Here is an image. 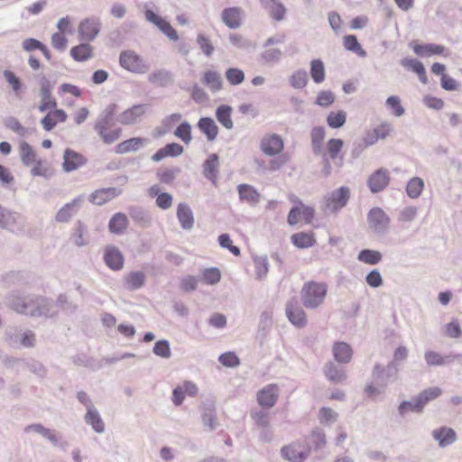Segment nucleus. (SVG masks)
I'll use <instances>...</instances> for the list:
<instances>
[{
	"label": "nucleus",
	"instance_id": "f257e3e1",
	"mask_svg": "<svg viewBox=\"0 0 462 462\" xmlns=\"http://www.w3.org/2000/svg\"><path fill=\"white\" fill-rule=\"evenodd\" d=\"M67 300L68 298L64 294L58 297L56 303L37 295L22 297L15 291L11 292L6 297V304L12 310L19 314L32 317H51L57 312V307H63Z\"/></svg>",
	"mask_w": 462,
	"mask_h": 462
},
{
	"label": "nucleus",
	"instance_id": "f03ea898",
	"mask_svg": "<svg viewBox=\"0 0 462 462\" xmlns=\"http://www.w3.org/2000/svg\"><path fill=\"white\" fill-rule=\"evenodd\" d=\"M399 372L400 366L393 363H388L386 366L376 363L372 370L373 382L365 388L367 396L374 398L383 394L389 384L397 381Z\"/></svg>",
	"mask_w": 462,
	"mask_h": 462
},
{
	"label": "nucleus",
	"instance_id": "7ed1b4c3",
	"mask_svg": "<svg viewBox=\"0 0 462 462\" xmlns=\"http://www.w3.org/2000/svg\"><path fill=\"white\" fill-rule=\"evenodd\" d=\"M116 104H109L98 115L94 125V130L97 133L104 143L111 144L118 140L121 136V128H115L108 131V128L114 125V116L116 111Z\"/></svg>",
	"mask_w": 462,
	"mask_h": 462
},
{
	"label": "nucleus",
	"instance_id": "20e7f679",
	"mask_svg": "<svg viewBox=\"0 0 462 462\" xmlns=\"http://www.w3.org/2000/svg\"><path fill=\"white\" fill-rule=\"evenodd\" d=\"M327 292L328 286L325 283L309 282L301 289V302L307 309H317L324 302Z\"/></svg>",
	"mask_w": 462,
	"mask_h": 462
},
{
	"label": "nucleus",
	"instance_id": "39448f33",
	"mask_svg": "<svg viewBox=\"0 0 462 462\" xmlns=\"http://www.w3.org/2000/svg\"><path fill=\"white\" fill-rule=\"evenodd\" d=\"M5 342L14 348H31L35 346L36 336L32 330L23 331L18 327H9L5 333Z\"/></svg>",
	"mask_w": 462,
	"mask_h": 462
},
{
	"label": "nucleus",
	"instance_id": "423d86ee",
	"mask_svg": "<svg viewBox=\"0 0 462 462\" xmlns=\"http://www.w3.org/2000/svg\"><path fill=\"white\" fill-rule=\"evenodd\" d=\"M350 199V189L342 186L328 193L324 198L325 212L328 214L337 213L346 207Z\"/></svg>",
	"mask_w": 462,
	"mask_h": 462
},
{
	"label": "nucleus",
	"instance_id": "0eeeda50",
	"mask_svg": "<svg viewBox=\"0 0 462 462\" xmlns=\"http://www.w3.org/2000/svg\"><path fill=\"white\" fill-rule=\"evenodd\" d=\"M367 224L374 235L383 236L389 231L390 217L381 208L374 207L367 214Z\"/></svg>",
	"mask_w": 462,
	"mask_h": 462
},
{
	"label": "nucleus",
	"instance_id": "6e6552de",
	"mask_svg": "<svg viewBox=\"0 0 462 462\" xmlns=\"http://www.w3.org/2000/svg\"><path fill=\"white\" fill-rule=\"evenodd\" d=\"M119 63L125 69L137 74H144L150 69L149 63L132 51H122L119 56Z\"/></svg>",
	"mask_w": 462,
	"mask_h": 462
},
{
	"label": "nucleus",
	"instance_id": "1a4fd4ad",
	"mask_svg": "<svg viewBox=\"0 0 462 462\" xmlns=\"http://www.w3.org/2000/svg\"><path fill=\"white\" fill-rule=\"evenodd\" d=\"M281 456L289 462H304L310 456V447L303 442L294 441L282 448Z\"/></svg>",
	"mask_w": 462,
	"mask_h": 462
},
{
	"label": "nucleus",
	"instance_id": "9d476101",
	"mask_svg": "<svg viewBox=\"0 0 462 462\" xmlns=\"http://www.w3.org/2000/svg\"><path fill=\"white\" fill-rule=\"evenodd\" d=\"M24 226V217L0 204V227L8 230H19Z\"/></svg>",
	"mask_w": 462,
	"mask_h": 462
},
{
	"label": "nucleus",
	"instance_id": "9b49d317",
	"mask_svg": "<svg viewBox=\"0 0 462 462\" xmlns=\"http://www.w3.org/2000/svg\"><path fill=\"white\" fill-rule=\"evenodd\" d=\"M144 15L148 22L154 24L170 40L176 42L179 39L176 30L171 25V23L156 14L152 10H145Z\"/></svg>",
	"mask_w": 462,
	"mask_h": 462
},
{
	"label": "nucleus",
	"instance_id": "f8f14e48",
	"mask_svg": "<svg viewBox=\"0 0 462 462\" xmlns=\"http://www.w3.org/2000/svg\"><path fill=\"white\" fill-rule=\"evenodd\" d=\"M390 172L385 168L374 171L367 180V186L374 194L383 191L390 182Z\"/></svg>",
	"mask_w": 462,
	"mask_h": 462
},
{
	"label": "nucleus",
	"instance_id": "ddd939ff",
	"mask_svg": "<svg viewBox=\"0 0 462 462\" xmlns=\"http://www.w3.org/2000/svg\"><path fill=\"white\" fill-rule=\"evenodd\" d=\"M40 87L41 104L39 106V110L41 112H45L49 109L56 108L57 101L51 96L52 85L45 76L41 78Z\"/></svg>",
	"mask_w": 462,
	"mask_h": 462
},
{
	"label": "nucleus",
	"instance_id": "4468645a",
	"mask_svg": "<svg viewBox=\"0 0 462 462\" xmlns=\"http://www.w3.org/2000/svg\"><path fill=\"white\" fill-rule=\"evenodd\" d=\"M149 108L147 104H138L125 110L117 116V121L125 125H134L141 121L143 116Z\"/></svg>",
	"mask_w": 462,
	"mask_h": 462
},
{
	"label": "nucleus",
	"instance_id": "2eb2a0df",
	"mask_svg": "<svg viewBox=\"0 0 462 462\" xmlns=\"http://www.w3.org/2000/svg\"><path fill=\"white\" fill-rule=\"evenodd\" d=\"M84 201V196L79 195L70 202L66 203L59 209L55 216V220L59 223H68L80 209Z\"/></svg>",
	"mask_w": 462,
	"mask_h": 462
},
{
	"label": "nucleus",
	"instance_id": "dca6fc26",
	"mask_svg": "<svg viewBox=\"0 0 462 462\" xmlns=\"http://www.w3.org/2000/svg\"><path fill=\"white\" fill-rule=\"evenodd\" d=\"M100 27L101 23L98 18H87L79 25V36L83 41L91 42L99 33Z\"/></svg>",
	"mask_w": 462,
	"mask_h": 462
},
{
	"label": "nucleus",
	"instance_id": "f3484780",
	"mask_svg": "<svg viewBox=\"0 0 462 462\" xmlns=\"http://www.w3.org/2000/svg\"><path fill=\"white\" fill-rule=\"evenodd\" d=\"M343 146L344 141L342 139L331 138L326 143V151L323 150V153L319 156L329 158L337 166L341 167L344 161V156L341 154Z\"/></svg>",
	"mask_w": 462,
	"mask_h": 462
},
{
	"label": "nucleus",
	"instance_id": "a211bd4d",
	"mask_svg": "<svg viewBox=\"0 0 462 462\" xmlns=\"http://www.w3.org/2000/svg\"><path fill=\"white\" fill-rule=\"evenodd\" d=\"M87 162V158L81 153L68 148L63 153L62 170L65 172H71L84 166Z\"/></svg>",
	"mask_w": 462,
	"mask_h": 462
},
{
	"label": "nucleus",
	"instance_id": "6ab92c4d",
	"mask_svg": "<svg viewBox=\"0 0 462 462\" xmlns=\"http://www.w3.org/2000/svg\"><path fill=\"white\" fill-rule=\"evenodd\" d=\"M285 313L287 319L293 326L301 328L307 325L305 311L297 304V301H288L286 303Z\"/></svg>",
	"mask_w": 462,
	"mask_h": 462
},
{
	"label": "nucleus",
	"instance_id": "aec40b11",
	"mask_svg": "<svg viewBox=\"0 0 462 462\" xmlns=\"http://www.w3.org/2000/svg\"><path fill=\"white\" fill-rule=\"evenodd\" d=\"M283 140L279 134H273L263 137L260 148L268 156H274L283 150Z\"/></svg>",
	"mask_w": 462,
	"mask_h": 462
},
{
	"label": "nucleus",
	"instance_id": "412c9836",
	"mask_svg": "<svg viewBox=\"0 0 462 462\" xmlns=\"http://www.w3.org/2000/svg\"><path fill=\"white\" fill-rule=\"evenodd\" d=\"M104 262L113 271H120L124 267L125 257L115 245H107L104 251Z\"/></svg>",
	"mask_w": 462,
	"mask_h": 462
},
{
	"label": "nucleus",
	"instance_id": "4be33fe9",
	"mask_svg": "<svg viewBox=\"0 0 462 462\" xmlns=\"http://www.w3.org/2000/svg\"><path fill=\"white\" fill-rule=\"evenodd\" d=\"M431 436L438 442L439 448H444L454 444L457 436L456 431L447 426H442L432 430Z\"/></svg>",
	"mask_w": 462,
	"mask_h": 462
},
{
	"label": "nucleus",
	"instance_id": "5701e85b",
	"mask_svg": "<svg viewBox=\"0 0 462 462\" xmlns=\"http://www.w3.org/2000/svg\"><path fill=\"white\" fill-rule=\"evenodd\" d=\"M279 390L276 384H268L257 393V402L263 408L273 407L278 400Z\"/></svg>",
	"mask_w": 462,
	"mask_h": 462
},
{
	"label": "nucleus",
	"instance_id": "b1692460",
	"mask_svg": "<svg viewBox=\"0 0 462 462\" xmlns=\"http://www.w3.org/2000/svg\"><path fill=\"white\" fill-rule=\"evenodd\" d=\"M121 194V189L116 187L103 188L95 190L89 196L92 204L101 206Z\"/></svg>",
	"mask_w": 462,
	"mask_h": 462
},
{
	"label": "nucleus",
	"instance_id": "393cba45",
	"mask_svg": "<svg viewBox=\"0 0 462 462\" xmlns=\"http://www.w3.org/2000/svg\"><path fill=\"white\" fill-rule=\"evenodd\" d=\"M413 51L420 57H430L433 55L448 57L450 55V51L446 47L435 43L416 44L413 47Z\"/></svg>",
	"mask_w": 462,
	"mask_h": 462
},
{
	"label": "nucleus",
	"instance_id": "a878e982",
	"mask_svg": "<svg viewBox=\"0 0 462 462\" xmlns=\"http://www.w3.org/2000/svg\"><path fill=\"white\" fill-rule=\"evenodd\" d=\"M237 192L239 199L243 202H246L252 207L256 206L261 200V194L250 184H239L237 186Z\"/></svg>",
	"mask_w": 462,
	"mask_h": 462
},
{
	"label": "nucleus",
	"instance_id": "bb28decb",
	"mask_svg": "<svg viewBox=\"0 0 462 462\" xmlns=\"http://www.w3.org/2000/svg\"><path fill=\"white\" fill-rule=\"evenodd\" d=\"M332 354L334 359L338 364L346 365L348 364L353 356V350L350 345L346 342L337 341L335 342L332 346Z\"/></svg>",
	"mask_w": 462,
	"mask_h": 462
},
{
	"label": "nucleus",
	"instance_id": "cd10ccee",
	"mask_svg": "<svg viewBox=\"0 0 462 462\" xmlns=\"http://www.w3.org/2000/svg\"><path fill=\"white\" fill-rule=\"evenodd\" d=\"M326 378L333 383H338L346 379L347 375L344 367H341L332 361L328 362L323 368Z\"/></svg>",
	"mask_w": 462,
	"mask_h": 462
},
{
	"label": "nucleus",
	"instance_id": "c85d7f7f",
	"mask_svg": "<svg viewBox=\"0 0 462 462\" xmlns=\"http://www.w3.org/2000/svg\"><path fill=\"white\" fill-rule=\"evenodd\" d=\"M148 143L147 139L143 137H133L118 143L115 152L117 154H124L131 152H136Z\"/></svg>",
	"mask_w": 462,
	"mask_h": 462
},
{
	"label": "nucleus",
	"instance_id": "c756f323",
	"mask_svg": "<svg viewBox=\"0 0 462 462\" xmlns=\"http://www.w3.org/2000/svg\"><path fill=\"white\" fill-rule=\"evenodd\" d=\"M242 10L239 7H227L222 11V22L230 29H237L241 26Z\"/></svg>",
	"mask_w": 462,
	"mask_h": 462
},
{
	"label": "nucleus",
	"instance_id": "7c9ffc66",
	"mask_svg": "<svg viewBox=\"0 0 462 462\" xmlns=\"http://www.w3.org/2000/svg\"><path fill=\"white\" fill-rule=\"evenodd\" d=\"M310 145L312 153L319 155L323 153V142L326 136L324 126H314L310 130Z\"/></svg>",
	"mask_w": 462,
	"mask_h": 462
},
{
	"label": "nucleus",
	"instance_id": "2f4dec72",
	"mask_svg": "<svg viewBox=\"0 0 462 462\" xmlns=\"http://www.w3.org/2000/svg\"><path fill=\"white\" fill-rule=\"evenodd\" d=\"M177 217L180 226L190 230L194 226V215L190 207L186 203H180L177 207Z\"/></svg>",
	"mask_w": 462,
	"mask_h": 462
},
{
	"label": "nucleus",
	"instance_id": "473e14b6",
	"mask_svg": "<svg viewBox=\"0 0 462 462\" xmlns=\"http://www.w3.org/2000/svg\"><path fill=\"white\" fill-rule=\"evenodd\" d=\"M201 420L208 430L213 431L218 426L215 405L212 402L205 403L202 409Z\"/></svg>",
	"mask_w": 462,
	"mask_h": 462
},
{
	"label": "nucleus",
	"instance_id": "72a5a7b5",
	"mask_svg": "<svg viewBox=\"0 0 462 462\" xmlns=\"http://www.w3.org/2000/svg\"><path fill=\"white\" fill-rule=\"evenodd\" d=\"M219 161L217 153H211L203 163V174L212 183H216L218 173Z\"/></svg>",
	"mask_w": 462,
	"mask_h": 462
},
{
	"label": "nucleus",
	"instance_id": "f704fd0d",
	"mask_svg": "<svg viewBox=\"0 0 462 462\" xmlns=\"http://www.w3.org/2000/svg\"><path fill=\"white\" fill-rule=\"evenodd\" d=\"M183 152V147L177 143H167L164 147L159 149L152 156L153 162H160L166 157H177Z\"/></svg>",
	"mask_w": 462,
	"mask_h": 462
},
{
	"label": "nucleus",
	"instance_id": "c9c22d12",
	"mask_svg": "<svg viewBox=\"0 0 462 462\" xmlns=\"http://www.w3.org/2000/svg\"><path fill=\"white\" fill-rule=\"evenodd\" d=\"M70 240L78 247H82L88 244V227L82 221L78 220L75 223Z\"/></svg>",
	"mask_w": 462,
	"mask_h": 462
},
{
	"label": "nucleus",
	"instance_id": "e433bc0d",
	"mask_svg": "<svg viewBox=\"0 0 462 462\" xmlns=\"http://www.w3.org/2000/svg\"><path fill=\"white\" fill-rule=\"evenodd\" d=\"M145 274L143 272H131L124 277V286L126 290L137 291L144 286Z\"/></svg>",
	"mask_w": 462,
	"mask_h": 462
},
{
	"label": "nucleus",
	"instance_id": "4c0bfd02",
	"mask_svg": "<svg viewBox=\"0 0 462 462\" xmlns=\"http://www.w3.org/2000/svg\"><path fill=\"white\" fill-rule=\"evenodd\" d=\"M202 83L207 86L211 92L217 93L221 90L223 81L220 74L215 70H207L203 73Z\"/></svg>",
	"mask_w": 462,
	"mask_h": 462
},
{
	"label": "nucleus",
	"instance_id": "58836bf2",
	"mask_svg": "<svg viewBox=\"0 0 462 462\" xmlns=\"http://www.w3.org/2000/svg\"><path fill=\"white\" fill-rule=\"evenodd\" d=\"M84 420L88 425L91 426L95 432L100 434L105 431V423L97 408L88 410L84 416Z\"/></svg>",
	"mask_w": 462,
	"mask_h": 462
},
{
	"label": "nucleus",
	"instance_id": "ea45409f",
	"mask_svg": "<svg viewBox=\"0 0 462 462\" xmlns=\"http://www.w3.org/2000/svg\"><path fill=\"white\" fill-rule=\"evenodd\" d=\"M199 129L207 136L208 141H213L218 134V127L210 117H201L198 122Z\"/></svg>",
	"mask_w": 462,
	"mask_h": 462
},
{
	"label": "nucleus",
	"instance_id": "a19ab883",
	"mask_svg": "<svg viewBox=\"0 0 462 462\" xmlns=\"http://www.w3.org/2000/svg\"><path fill=\"white\" fill-rule=\"evenodd\" d=\"M128 219L124 213H116L108 223V229L112 234L120 235L127 228Z\"/></svg>",
	"mask_w": 462,
	"mask_h": 462
},
{
	"label": "nucleus",
	"instance_id": "79ce46f5",
	"mask_svg": "<svg viewBox=\"0 0 462 462\" xmlns=\"http://www.w3.org/2000/svg\"><path fill=\"white\" fill-rule=\"evenodd\" d=\"M148 81L158 87H165L172 81V75L164 69H156L148 75Z\"/></svg>",
	"mask_w": 462,
	"mask_h": 462
},
{
	"label": "nucleus",
	"instance_id": "37998d69",
	"mask_svg": "<svg viewBox=\"0 0 462 462\" xmlns=\"http://www.w3.org/2000/svg\"><path fill=\"white\" fill-rule=\"evenodd\" d=\"M291 240L293 245L298 248H310L316 243L313 234L305 232L293 234Z\"/></svg>",
	"mask_w": 462,
	"mask_h": 462
},
{
	"label": "nucleus",
	"instance_id": "c03bdc74",
	"mask_svg": "<svg viewBox=\"0 0 462 462\" xmlns=\"http://www.w3.org/2000/svg\"><path fill=\"white\" fill-rule=\"evenodd\" d=\"M422 411L423 408L416 396L411 400L402 402L398 406V412L402 417H404L409 412L421 413Z\"/></svg>",
	"mask_w": 462,
	"mask_h": 462
},
{
	"label": "nucleus",
	"instance_id": "a18cd8bd",
	"mask_svg": "<svg viewBox=\"0 0 462 462\" xmlns=\"http://www.w3.org/2000/svg\"><path fill=\"white\" fill-rule=\"evenodd\" d=\"M19 150L21 160L25 166H31L36 162V152L27 142L22 141L19 145Z\"/></svg>",
	"mask_w": 462,
	"mask_h": 462
},
{
	"label": "nucleus",
	"instance_id": "49530a36",
	"mask_svg": "<svg viewBox=\"0 0 462 462\" xmlns=\"http://www.w3.org/2000/svg\"><path fill=\"white\" fill-rule=\"evenodd\" d=\"M232 107L227 105H221L216 110V117L217 121L226 129L233 128V121L231 119Z\"/></svg>",
	"mask_w": 462,
	"mask_h": 462
},
{
	"label": "nucleus",
	"instance_id": "de8ad7c7",
	"mask_svg": "<svg viewBox=\"0 0 462 462\" xmlns=\"http://www.w3.org/2000/svg\"><path fill=\"white\" fill-rule=\"evenodd\" d=\"M70 55L77 61H85L91 58L92 48L88 43L83 42L71 48Z\"/></svg>",
	"mask_w": 462,
	"mask_h": 462
},
{
	"label": "nucleus",
	"instance_id": "09e8293b",
	"mask_svg": "<svg viewBox=\"0 0 462 462\" xmlns=\"http://www.w3.org/2000/svg\"><path fill=\"white\" fill-rule=\"evenodd\" d=\"M256 279L263 280L269 272V263L266 255H255L253 257Z\"/></svg>",
	"mask_w": 462,
	"mask_h": 462
},
{
	"label": "nucleus",
	"instance_id": "8fccbe9b",
	"mask_svg": "<svg viewBox=\"0 0 462 462\" xmlns=\"http://www.w3.org/2000/svg\"><path fill=\"white\" fill-rule=\"evenodd\" d=\"M309 82L308 73L303 69L295 70L289 78L290 85L296 89H301Z\"/></svg>",
	"mask_w": 462,
	"mask_h": 462
},
{
	"label": "nucleus",
	"instance_id": "3c124183",
	"mask_svg": "<svg viewBox=\"0 0 462 462\" xmlns=\"http://www.w3.org/2000/svg\"><path fill=\"white\" fill-rule=\"evenodd\" d=\"M229 41L231 44L240 50L250 51L254 50L256 47V43L245 38L243 35L238 33H230Z\"/></svg>",
	"mask_w": 462,
	"mask_h": 462
},
{
	"label": "nucleus",
	"instance_id": "603ef678",
	"mask_svg": "<svg viewBox=\"0 0 462 462\" xmlns=\"http://www.w3.org/2000/svg\"><path fill=\"white\" fill-rule=\"evenodd\" d=\"M310 73L316 84L322 83L325 79V67L323 61L319 59L311 60Z\"/></svg>",
	"mask_w": 462,
	"mask_h": 462
},
{
	"label": "nucleus",
	"instance_id": "864d4df0",
	"mask_svg": "<svg viewBox=\"0 0 462 462\" xmlns=\"http://www.w3.org/2000/svg\"><path fill=\"white\" fill-rule=\"evenodd\" d=\"M358 261L367 264H377L382 260V254L372 249H363L358 253Z\"/></svg>",
	"mask_w": 462,
	"mask_h": 462
},
{
	"label": "nucleus",
	"instance_id": "5fc2aeb1",
	"mask_svg": "<svg viewBox=\"0 0 462 462\" xmlns=\"http://www.w3.org/2000/svg\"><path fill=\"white\" fill-rule=\"evenodd\" d=\"M346 121V113L344 110H338L337 112H330L327 116V124L332 129H337L342 127Z\"/></svg>",
	"mask_w": 462,
	"mask_h": 462
},
{
	"label": "nucleus",
	"instance_id": "6e6d98bb",
	"mask_svg": "<svg viewBox=\"0 0 462 462\" xmlns=\"http://www.w3.org/2000/svg\"><path fill=\"white\" fill-rule=\"evenodd\" d=\"M442 391L439 387H430L428 389L423 390L416 397L419 400L420 405L424 409V407L431 401L437 399Z\"/></svg>",
	"mask_w": 462,
	"mask_h": 462
},
{
	"label": "nucleus",
	"instance_id": "4d7b16f0",
	"mask_svg": "<svg viewBox=\"0 0 462 462\" xmlns=\"http://www.w3.org/2000/svg\"><path fill=\"white\" fill-rule=\"evenodd\" d=\"M424 188V181L420 177H413L409 180L406 186L407 195L411 199H417Z\"/></svg>",
	"mask_w": 462,
	"mask_h": 462
},
{
	"label": "nucleus",
	"instance_id": "13d9d810",
	"mask_svg": "<svg viewBox=\"0 0 462 462\" xmlns=\"http://www.w3.org/2000/svg\"><path fill=\"white\" fill-rule=\"evenodd\" d=\"M270 16L275 21H282L284 19L286 8L282 3L278 0L269 1L268 7Z\"/></svg>",
	"mask_w": 462,
	"mask_h": 462
},
{
	"label": "nucleus",
	"instance_id": "bf43d9fd",
	"mask_svg": "<svg viewBox=\"0 0 462 462\" xmlns=\"http://www.w3.org/2000/svg\"><path fill=\"white\" fill-rule=\"evenodd\" d=\"M344 47L352 52L356 53L360 57H365L366 51H364L357 41L356 35L349 34L344 37Z\"/></svg>",
	"mask_w": 462,
	"mask_h": 462
},
{
	"label": "nucleus",
	"instance_id": "052dcab7",
	"mask_svg": "<svg viewBox=\"0 0 462 462\" xmlns=\"http://www.w3.org/2000/svg\"><path fill=\"white\" fill-rule=\"evenodd\" d=\"M309 441L317 450L324 448L327 444L325 432L320 429L313 430L309 436Z\"/></svg>",
	"mask_w": 462,
	"mask_h": 462
},
{
	"label": "nucleus",
	"instance_id": "680f3d73",
	"mask_svg": "<svg viewBox=\"0 0 462 462\" xmlns=\"http://www.w3.org/2000/svg\"><path fill=\"white\" fill-rule=\"evenodd\" d=\"M282 58V51L277 48L267 49L261 53V60L265 64H277Z\"/></svg>",
	"mask_w": 462,
	"mask_h": 462
},
{
	"label": "nucleus",
	"instance_id": "e2e57ef3",
	"mask_svg": "<svg viewBox=\"0 0 462 462\" xmlns=\"http://www.w3.org/2000/svg\"><path fill=\"white\" fill-rule=\"evenodd\" d=\"M385 105L388 109L391 110V113L396 117H400L405 113V109L402 106L401 99L398 96H390L387 97Z\"/></svg>",
	"mask_w": 462,
	"mask_h": 462
},
{
	"label": "nucleus",
	"instance_id": "0e129e2a",
	"mask_svg": "<svg viewBox=\"0 0 462 462\" xmlns=\"http://www.w3.org/2000/svg\"><path fill=\"white\" fill-rule=\"evenodd\" d=\"M152 352L155 356L162 358H170L171 356V351L169 341L166 339L158 340L153 346Z\"/></svg>",
	"mask_w": 462,
	"mask_h": 462
},
{
	"label": "nucleus",
	"instance_id": "69168bd1",
	"mask_svg": "<svg viewBox=\"0 0 462 462\" xmlns=\"http://www.w3.org/2000/svg\"><path fill=\"white\" fill-rule=\"evenodd\" d=\"M196 42L207 57H210L213 54L215 48L209 38L204 33H199L197 35Z\"/></svg>",
	"mask_w": 462,
	"mask_h": 462
},
{
	"label": "nucleus",
	"instance_id": "338daca9",
	"mask_svg": "<svg viewBox=\"0 0 462 462\" xmlns=\"http://www.w3.org/2000/svg\"><path fill=\"white\" fill-rule=\"evenodd\" d=\"M226 80L233 86L240 85L245 80V73L237 68H229L226 71Z\"/></svg>",
	"mask_w": 462,
	"mask_h": 462
},
{
	"label": "nucleus",
	"instance_id": "774afa93",
	"mask_svg": "<svg viewBox=\"0 0 462 462\" xmlns=\"http://www.w3.org/2000/svg\"><path fill=\"white\" fill-rule=\"evenodd\" d=\"M174 135L180 138L183 143H189L192 139L190 125L187 121L180 123L174 131Z\"/></svg>",
	"mask_w": 462,
	"mask_h": 462
}]
</instances>
